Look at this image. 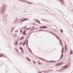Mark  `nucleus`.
I'll return each instance as SVG.
<instances>
[{
    "mask_svg": "<svg viewBox=\"0 0 73 73\" xmlns=\"http://www.w3.org/2000/svg\"><path fill=\"white\" fill-rule=\"evenodd\" d=\"M1 8V15L3 17H5V10L7 8V6L5 5H3L2 6Z\"/></svg>",
    "mask_w": 73,
    "mask_h": 73,
    "instance_id": "obj_1",
    "label": "nucleus"
},
{
    "mask_svg": "<svg viewBox=\"0 0 73 73\" xmlns=\"http://www.w3.org/2000/svg\"><path fill=\"white\" fill-rule=\"evenodd\" d=\"M69 65V64H67L65 66H64V67H62L61 69L60 70L58 69L57 70V71H58L59 72H62V70H63L64 69V68H65V69H67Z\"/></svg>",
    "mask_w": 73,
    "mask_h": 73,
    "instance_id": "obj_2",
    "label": "nucleus"
},
{
    "mask_svg": "<svg viewBox=\"0 0 73 73\" xmlns=\"http://www.w3.org/2000/svg\"><path fill=\"white\" fill-rule=\"evenodd\" d=\"M62 64H63V62H61L59 63H57L55 65L56 66H58L59 65H62Z\"/></svg>",
    "mask_w": 73,
    "mask_h": 73,
    "instance_id": "obj_3",
    "label": "nucleus"
},
{
    "mask_svg": "<svg viewBox=\"0 0 73 73\" xmlns=\"http://www.w3.org/2000/svg\"><path fill=\"white\" fill-rule=\"evenodd\" d=\"M20 49L21 50V52L22 53H23L24 52L23 51V48L21 47H20Z\"/></svg>",
    "mask_w": 73,
    "mask_h": 73,
    "instance_id": "obj_4",
    "label": "nucleus"
},
{
    "mask_svg": "<svg viewBox=\"0 0 73 73\" xmlns=\"http://www.w3.org/2000/svg\"><path fill=\"white\" fill-rule=\"evenodd\" d=\"M28 19H24L23 20V19H21V21H26V20H28Z\"/></svg>",
    "mask_w": 73,
    "mask_h": 73,
    "instance_id": "obj_5",
    "label": "nucleus"
},
{
    "mask_svg": "<svg viewBox=\"0 0 73 73\" xmlns=\"http://www.w3.org/2000/svg\"><path fill=\"white\" fill-rule=\"evenodd\" d=\"M59 1H60V2H62V4H64V2H63V0H59Z\"/></svg>",
    "mask_w": 73,
    "mask_h": 73,
    "instance_id": "obj_6",
    "label": "nucleus"
},
{
    "mask_svg": "<svg viewBox=\"0 0 73 73\" xmlns=\"http://www.w3.org/2000/svg\"><path fill=\"white\" fill-rule=\"evenodd\" d=\"M31 28L30 27L26 29L25 30V31H28V30H29V29H30Z\"/></svg>",
    "mask_w": 73,
    "mask_h": 73,
    "instance_id": "obj_7",
    "label": "nucleus"
},
{
    "mask_svg": "<svg viewBox=\"0 0 73 73\" xmlns=\"http://www.w3.org/2000/svg\"><path fill=\"white\" fill-rule=\"evenodd\" d=\"M18 21H19V19H18V18H17L16 19V21H15V23H16V22H17Z\"/></svg>",
    "mask_w": 73,
    "mask_h": 73,
    "instance_id": "obj_8",
    "label": "nucleus"
},
{
    "mask_svg": "<svg viewBox=\"0 0 73 73\" xmlns=\"http://www.w3.org/2000/svg\"><path fill=\"white\" fill-rule=\"evenodd\" d=\"M57 61H54L53 60L49 61V62H57Z\"/></svg>",
    "mask_w": 73,
    "mask_h": 73,
    "instance_id": "obj_9",
    "label": "nucleus"
},
{
    "mask_svg": "<svg viewBox=\"0 0 73 73\" xmlns=\"http://www.w3.org/2000/svg\"><path fill=\"white\" fill-rule=\"evenodd\" d=\"M25 44V42L24 41L22 44L23 46H24Z\"/></svg>",
    "mask_w": 73,
    "mask_h": 73,
    "instance_id": "obj_10",
    "label": "nucleus"
},
{
    "mask_svg": "<svg viewBox=\"0 0 73 73\" xmlns=\"http://www.w3.org/2000/svg\"><path fill=\"white\" fill-rule=\"evenodd\" d=\"M27 59L28 60V61H31V60L29 59V58H28V57H26Z\"/></svg>",
    "mask_w": 73,
    "mask_h": 73,
    "instance_id": "obj_11",
    "label": "nucleus"
},
{
    "mask_svg": "<svg viewBox=\"0 0 73 73\" xmlns=\"http://www.w3.org/2000/svg\"><path fill=\"white\" fill-rule=\"evenodd\" d=\"M67 50V46L66 45H65V51Z\"/></svg>",
    "mask_w": 73,
    "mask_h": 73,
    "instance_id": "obj_12",
    "label": "nucleus"
},
{
    "mask_svg": "<svg viewBox=\"0 0 73 73\" xmlns=\"http://www.w3.org/2000/svg\"><path fill=\"white\" fill-rule=\"evenodd\" d=\"M62 57H63V54H62L60 57V59H62Z\"/></svg>",
    "mask_w": 73,
    "mask_h": 73,
    "instance_id": "obj_13",
    "label": "nucleus"
},
{
    "mask_svg": "<svg viewBox=\"0 0 73 73\" xmlns=\"http://www.w3.org/2000/svg\"><path fill=\"white\" fill-rule=\"evenodd\" d=\"M29 50H30V52H31V53H33V52H32V51L31 50V49H30V48H29Z\"/></svg>",
    "mask_w": 73,
    "mask_h": 73,
    "instance_id": "obj_14",
    "label": "nucleus"
},
{
    "mask_svg": "<svg viewBox=\"0 0 73 73\" xmlns=\"http://www.w3.org/2000/svg\"><path fill=\"white\" fill-rule=\"evenodd\" d=\"M24 36H22V37H21V38H20V40H23V39H24Z\"/></svg>",
    "mask_w": 73,
    "mask_h": 73,
    "instance_id": "obj_15",
    "label": "nucleus"
},
{
    "mask_svg": "<svg viewBox=\"0 0 73 73\" xmlns=\"http://www.w3.org/2000/svg\"><path fill=\"white\" fill-rule=\"evenodd\" d=\"M19 1H22V2L25 1H24V0H19Z\"/></svg>",
    "mask_w": 73,
    "mask_h": 73,
    "instance_id": "obj_16",
    "label": "nucleus"
},
{
    "mask_svg": "<svg viewBox=\"0 0 73 73\" xmlns=\"http://www.w3.org/2000/svg\"><path fill=\"white\" fill-rule=\"evenodd\" d=\"M34 30V28H31V30H30L31 31H33Z\"/></svg>",
    "mask_w": 73,
    "mask_h": 73,
    "instance_id": "obj_17",
    "label": "nucleus"
},
{
    "mask_svg": "<svg viewBox=\"0 0 73 73\" xmlns=\"http://www.w3.org/2000/svg\"><path fill=\"white\" fill-rule=\"evenodd\" d=\"M43 28H47V26H43Z\"/></svg>",
    "mask_w": 73,
    "mask_h": 73,
    "instance_id": "obj_18",
    "label": "nucleus"
},
{
    "mask_svg": "<svg viewBox=\"0 0 73 73\" xmlns=\"http://www.w3.org/2000/svg\"><path fill=\"white\" fill-rule=\"evenodd\" d=\"M38 58H39L40 59H41V60H43V59H42V58L38 57H37Z\"/></svg>",
    "mask_w": 73,
    "mask_h": 73,
    "instance_id": "obj_19",
    "label": "nucleus"
},
{
    "mask_svg": "<svg viewBox=\"0 0 73 73\" xmlns=\"http://www.w3.org/2000/svg\"><path fill=\"white\" fill-rule=\"evenodd\" d=\"M27 41V42H26L27 45H28V40H26Z\"/></svg>",
    "mask_w": 73,
    "mask_h": 73,
    "instance_id": "obj_20",
    "label": "nucleus"
},
{
    "mask_svg": "<svg viewBox=\"0 0 73 73\" xmlns=\"http://www.w3.org/2000/svg\"><path fill=\"white\" fill-rule=\"evenodd\" d=\"M70 54H73V51H70Z\"/></svg>",
    "mask_w": 73,
    "mask_h": 73,
    "instance_id": "obj_21",
    "label": "nucleus"
},
{
    "mask_svg": "<svg viewBox=\"0 0 73 73\" xmlns=\"http://www.w3.org/2000/svg\"><path fill=\"white\" fill-rule=\"evenodd\" d=\"M15 37H17V34H15Z\"/></svg>",
    "mask_w": 73,
    "mask_h": 73,
    "instance_id": "obj_22",
    "label": "nucleus"
},
{
    "mask_svg": "<svg viewBox=\"0 0 73 73\" xmlns=\"http://www.w3.org/2000/svg\"><path fill=\"white\" fill-rule=\"evenodd\" d=\"M42 21H45V19H42Z\"/></svg>",
    "mask_w": 73,
    "mask_h": 73,
    "instance_id": "obj_23",
    "label": "nucleus"
},
{
    "mask_svg": "<svg viewBox=\"0 0 73 73\" xmlns=\"http://www.w3.org/2000/svg\"><path fill=\"white\" fill-rule=\"evenodd\" d=\"M18 42V41H17L16 42H15V43L16 44V45H17L18 44H17V42Z\"/></svg>",
    "mask_w": 73,
    "mask_h": 73,
    "instance_id": "obj_24",
    "label": "nucleus"
},
{
    "mask_svg": "<svg viewBox=\"0 0 73 73\" xmlns=\"http://www.w3.org/2000/svg\"><path fill=\"white\" fill-rule=\"evenodd\" d=\"M25 28H27V26L26 27H23V29H25Z\"/></svg>",
    "mask_w": 73,
    "mask_h": 73,
    "instance_id": "obj_25",
    "label": "nucleus"
},
{
    "mask_svg": "<svg viewBox=\"0 0 73 73\" xmlns=\"http://www.w3.org/2000/svg\"><path fill=\"white\" fill-rule=\"evenodd\" d=\"M40 29H41V28H43V26L41 27H40Z\"/></svg>",
    "mask_w": 73,
    "mask_h": 73,
    "instance_id": "obj_26",
    "label": "nucleus"
},
{
    "mask_svg": "<svg viewBox=\"0 0 73 73\" xmlns=\"http://www.w3.org/2000/svg\"><path fill=\"white\" fill-rule=\"evenodd\" d=\"M21 44H22V42H21L19 43V45H21Z\"/></svg>",
    "mask_w": 73,
    "mask_h": 73,
    "instance_id": "obj_27",
    "label": "nucleus"
},
{
    "mask_svg": "<svg viewBox=\"0 0 73 73\" xmlns=\"http://www.w3.org/2000/svg\"><path fill=\"white\" fill-rule=\"evenodd\" d=\"M11 30L12 31H13V27L11 28Z\"/></svg>",
    "mask_w": 73,
    "mask_h": 73,
    "instance_id": "obj_28",
    "label": "nucleus"
},
{
    "mask_svg": "<svg viewBox=\"0 0 73 73\" xmlns=\"http://www.w3.org/2000/svg\"><path fill=\"white\" fill-rule=\"evenodd\" d=\"M60 31L61 32H63V30H62L61 29L60 30Z\"/></svg>",
    "mask_w": 73,
    "mask_h": 73,
    "instance_id": "obj_29",
    "label": "nucleus"
},
{
    "mask_svg": "<svg viewBox=\"0 0 73 73\" xmlns=\"http://www.w3.org/2000/svg\"><path fill=\"white\" fill-rule=\"evenodd\" d=\"M56 37H57V38H58L59 40H60V38H59V37L57 36H56Z\"/></svg>",
    "mask_w": 73,
    "mask_h": 73,
    "instance_id": "obj_30",
    "label": "nucleus"
},
{
    "mask_svg": "<svg viewBox=\"0 0 73 73\" xmlns=\"http://www.w3.org/2000/svg\"><path fill=\"white\" fill-rule=\"evenodd\" d=\"M64 50H62V54H63V53H64Z\"/></svg>",
    "mask_w": 73,
    "mask_h": 73,
    "instance_id": "obj_31",
    "label": "nucleus"
},
{
    "mask_svg": "<svg viewBox=\"0 0 73 73\" xmlns=\"http://www.w3.org/2000/svg\"><path fill=\"white\" fill-rule=\"evenodd\" d=\"M62 50H64V47H62Z\"/></svg>",
    "mask_w": 73,
    "mask_h": 73,
    "instance_id": "obj_32",
    "label": "nucleus"
},
{
    "mask_svg": "<svg viewBox=\"0 0 73 73\" xmlns=\"http://www.w3.org/2000/svg\"><path fill=\"white\" fill-rule=\"evenodd\" d=\"M33 61V62H34V64H36V62H35V61Z\"/></svg>",
    "mask_w": 73,
    "mask_h": 73,
    "instance_id": "obj_33",
    "label": "nucleus"
},
{
    "mask_svg": "<svg viewBox=\"0 0 73 73\" xmlns=\"http://www.w3.org/2000/svg\"><path fill=\"white\" fill-rule=\"evenodd\" d=\"M60 44H61L62 45V43L61 42H60Z\"/></svg>",
    "mask_w": 73,
    "mask_h": 73,
    "instance_id": "obj_34",
    "label": "nucleus"
},
{
    "mask_svg": "<svg viewBox=\"0 0 73 73\" xmlns=\"http://www.w3.org/2000/svg\"><path fill=\"white\" fill-rule=\"evenodd\" d=\"M39 31H44V30H40Z\"/></svg>",
    "mask_w": 73,
    "mask_h": 73,
    "instance_id": "obj_35",
    "label": "nucleus"
},
{
    "mask_svg": "<svg viewBox=\"0 0 73 73\" xmlns=\"http://www.w3.org/2000/svg\"><path fill=\"white\" fill-rule=\"evenodd\" d=\"M26 30H25L24 31V33H25V32H26V31H25Z\"/></svg>",
    "mask_w": 73,
    "mask_h": 73,
    "instance_id": "obj_36",
    "label": "nucleus"
},
{
    "mask_svg": "<svg viewBox=\"0 0 73 73\" xmlns=\"http://www.w3.org/2000/svg\"><path fill=\"white\" fill-rule=\"evenodd\" d=\"M3 54H1L0 55V56H0V57H2V56H3Z\"/></svg>",
    "mask_w": 73,
    "mask_h": 73,
    "instance_id": "obj_37",
    "label": "nucleus"
},
{
    "mask_svg": "<svg viewBox=\"0 0 73 73\" xmlns=\"http://www.w3.org/2000/svg\"><path fill=\"white\" fill-rule=\"evenodd\" d=\"M48 71L50 72V71H52V70H49Z\"/></svg>",
    "mask_w": 73,
    "mask_h": 73,
    "instance_id": "obj_38",
    "label": "nucleus"
},
{
    "mask_svg": "<svg viewBox=\"0 0 73 73\" xmlns=\"http://www.w3.org/2000/svg\"><path fill=\"white\" fill-rule=\"evenodd\" d=\"M24 35H27V33H24Z\"/></svg>",
    "mask_w": 73,
    "mask_h": 73,
    "instance_id": "obj_39",
    "label": "nucleus"
},
{
    "mask_svg": "<svg viewBox=\"0 0 73 73\" xmlns=\"http://www.w3.org/2000/svg\"><path fill=\"white\" fill-rule=\"evenodd\" d=\"M59 41L60 42V43L61 42V40H59Z\"/></svg>",
    "mask_w": 73,
    "mask_h": 73,
    "instance_id": "obj_40",
    "label": "nucleus"
},
{
    "mask_svg": "<svg viewBox=\"0 0 73 73\" xmlns=\"http://www.w3.org/2000/svg\"><path fill=\"white\" fill-rule=\"evenodd\" d=\"M23 31V30H21V31H20V32H22V31Z\"/></svg>",
    "mask_w": 73,
    "mask_h": 73,
    "instance_id": "obj_41",
    "label": "nucleus"
},
{
    "mask_svg": "<svg viewBox=\"0 0 73 73\" xmlns=\"http://www.w3.org/2000/svg\"><path fill=\"white\" fill-rule=\"evenodd\" d=\"M22 34L23 35H24V32L22 33Z\"/></svg>",
    "mask_w": 73,
    "mask_h": 73,
    "instance_id": "obj_42",
    "label": "nucleus"
},
{
    "mask_svg": "<svg viewBox=\"0 0 73 73\" xmlns=\"http://www.w3.org/2000/svg\"><path fill=\"white\" fill-rule=\"evenodd\" d=\"M41 72H45L46 71H41Z\"/></svg>",
    "mask_w": 73,
    "mask_h": 73,
    "instance_id": "obj_43",
    "label": "nucleus"
},
{
    "mask_svg": "<svg viewBox=\"0 0 73 73\" xmlns=\"http://www.w3.org/2000/svg\"><path fill=\"white\" fill-rule=\"evenodd\" d=\"M38 23H39L40 24V21H39V22H38Z\"/></svg>",
    "mask_w": 73,
    "mask_h": 73,
    "instance_id": "obj_44",
    "label": "nucleus"
},
{
    "mask_svg": "<svg viewBox=\"0 0 73 73\" xmlns=\"http://www.w3.org/2000/svg\"><path fill=\"white\" fill-rule=\"evenodd\" d=\"M37 23H38L39 21H36Z\"/></svg>",
    "mask_w": 73,
    "mask_h": 73,
    "instance_id": "obj_45",
    "label": "nucleus"
},
{
    "mask_svg": "<svg viewBox=\"0 0 73 73\" xmlns=\"http://www.w3.org/2000/svg\"><path fill=\"white\" fill-rule=\"evenodd\" d=\"M39 64H40V65H41V64L40 63H39Z\"/></svg>",
    "mask_w": 73,
    "mask_h": 73,
    "instance_id": "obj_46",
    "label": "nucleus"
},
{
    "mask_svg": "<svg viewBox=\"0 0 73 73\" xmlns=\"http://www.w3.org/2000/svg\"><path fill=\"white\" fill-rule=\"evenodd\" d=\"M17 51L18 52H19V51H18V50H17Z\"/></svg>",
    "mask_w": 73,
    "mask_h": 73,
    "instance_id": "obj_47",
    "label": "nucleus"
},
{
    "mask_svg": "<svg viewBox=\"0 0 73 73\" xmlns=\"http://www.w3.org/2000/svg\"><path fill=\"white\" fill-rule=\"evenodd\" d=\"M18 38L19 39V38H20V37H19Z\"/></svg>",
    "mask_w": 73,
    "mask_h": 73,
    "instance_id": "obj_48",
    "label": "nucleus"
},
{
    "mask_svg": "<svg viewBox=\"0 0 73 73\" xmlns=\"http://www.w3.org/2000/svg\"><path fill=\"white\" fill-rule=\"evenodd\" d=\"M16 31H17V32H18V30H17Z\"/></svg>",
    "mask_w": 73,
    "mask_h": 73,
    "instance_id": "obj_49",
    "label": "nucleus"
},
{
    "mask_svg": "<svg viewBox=\"0 0 73 73\" xmlns=\"http://www.w3.org/2000/svg\"><path fill=\"white\" fill-rule=\"evenodd\" d=\"M43 60H44V61H45V60L44 59V60L43 59Z\"/></svg>",
    "mask_w": 73,
    "mask_h": 73,
    "instance_id": "obj_50",
    "label": "nucleus"
},
{
    "mask_svg": "<svg viewBox=\"0 0 73 73\" xmlns=\"http://www.w3.org/2000/svg\"><path fill=\"white\" fill-rule=\"evenodd\" d=\"M33 25H35V23H33Z\"/></svg>",
    "mask_w": 73,
    "mask_h": 73,
    "instance_id": "obj_51",
    "label": "nucleus"
},
{
    "mask_svg": "<svg viewBox=\"0 0 73 73\" xmlns=\"http://www.w3.org/2000/svg\"><path fill=\"white\" fill-rule=\"evenodd\" d=\"M3 57H4V55H3Z\"/></svg>",
    "mask_w": 73,
    "mask_h": 73,
    "instance_id": "obj_52",
    "label": "nucleus"
},
{
    "mask_svg": "<svg viewBox=\"0 0 73 73\" xmlns=\"http://www.w3.org/2000/svg\"><path fill=\"white\" fill-rule=\"evenodd\" d=\"M29 4H31V3H30Z\"/></svg>",
    "mask_w": 73,
    "mask_h": 73,
    "instance_id": "obj_53",
    "label": "nucleus"
},
{
    "mask_svg": "<svg viewBox=\"0 0 73 73\" xmlns=\"http://www.w3.org/2000/svg\"><path fill=\"white\" fill-rule=\"evenodd\" d=\"M60 60V59L59 60Z\"/></svg>",
    "mask_w": 73,
    "mask_h": 73,
    "instance_id": "obj_54",
    "label": "nucleus"
},
{
    "mask_svg": "<svg viewBox=\"0 0 73 73\" xmlns=\"http://www.w3.org/2000/svg\"><path fill=\"white\" fill-rule=\"evenodd\" d=\"M19 23H20V22Z\"/></svg>",
    "mask_w": 73,
    "mask_h": 73,
    "instance_id": "obj_55",
    "label": "nucleus"
},
{
    "mask_svg": "<svg viewBox=\"0 0 73 73\" xmlns=\"http://www.w3.org/2000/svg\"><path fill=\"white\" fill-rule=\"evenodd\" d=\"M62 33H61V34Z\"/></svg>",
    "mask_w": 73,
    "mask_h": 73,
    "instance_id": "obj_56",
    "label": "nucleus"
},
{
    "mask_svg": "<svg viewBox=\"0 0 73 73\" xmlns=\"http://www.w3.org/2000/svg\"><path fill=\"white\" fill-rule=\"evenodd\" d=\"M55 49H56V48Z\"/></svg>",
    "mask_w": 73,
    "mask_h": 73,
    "instance_id": "obj_57",
    "label": "nucleus"
}]
</instances>
